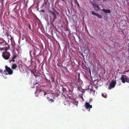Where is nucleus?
Returning <instances> with one entry per match:
<instances>
[{
	"mask_svg": "<svg viewBox=\"0 0 129 129\" xmlns=\"http://www.w3.org/2000/svg\"><path fill=\"white\" fill-rule=\"evenodd\" d=\"M49 17L51 21L53 20L52 22H54L55 19L57 17H59V16L58 13L56 11L53 9V11H49Z\"/></svg>",
	"mask_w": 129,
	"mask_h": 129,
	"instance_id": "obj_1",
	"label": "nucleus"
},
{
	"mask_svg": "<svg viewBox=\"0 0 129 129\" xmlns=\"http://www.w3.org/2000/svg\"><path fill=\"white\" fill-rule=\"evenodd\" d=\"M5 68L6 70L4 71V73L3 74V76L4 78H6L5 77L4 75H12L13 73V71L10 68L7 66H6Z\"/></svg>",
	"mask_w": 129,
	"mask_h": 129,
	"instance_id": "obj_2",
	"label": "nucleus"
},
{
	"mask_svg": "<svg viewBox=\"0 0 129 129\" xmlns=\"http://www.w3.org/2000/svg\"><path fill=\"white\" fill-rule=\"evenodd\" d=\"M122 82L125 83V82H129V78L125 75H122L120 78Z\"/></svg>",
	"mask_w": 129,
	"mask_h": 129,
	"instance_id": "obj_3",
	"label": "nucleus"
},
{
	"mask_svg": "<svg viewBox=\"0 0 129 129\" xmlns=\"http://www.w3.org/2000/svg\"><path fill=\"white\" fill-rule=\"evenodd\" d=\"M10 54L9 52L5 51L3 53L2 56L3 58L6 60L8 59L10 57Z\"/></svg>",
	"mask_w": 129,
	"mask_h": 129,
	"instance_id": "obj_4",
	"label": "nucleus"
},
{
	"mask_svg": "<svg viewBox=\"0 0 129 129\" xmlns=\"http://www.w3.org/2000/svg\"><path fill=\"white\" fill-rule=\"evenodd\" d=\"M1 44L3 46H7L6 47H4L3 48V50L5 51L7 50L9 48V45L4 40H3L1 42Z\"/></svg>",
	"mask_w": 129,
	"mask_h": 129,
	"instance_id": "obj_5",
	"label": "nucleus"
},
{
	"mask_svg": "<svg viewBox=\"0 0 129 129\" xmlns=\"http://www.w3.org/2000/svg\"><path fill=\"white\" fill-rule=\"evenodd\" d=\"M12 47L13 49V51H15V50H16V52H15L16 54V55L19 54V51L20 47L18 45L16 44H14V45H12Z\"/></svg>",
	"mask_w": 129,
	"mask_h": 129,
	"instance_id": "obj_6",
	"label": "nucleus"
},
{
	"mask_svg": "<svg viewBox=\"0 0 129 129\" xmlns=\"http://www.w3.org/2000/svg\"><path fill=\"white\" fill-rule=\"evenodd\" d=\"M88 91L91 94H92L93 95H95L96 93L95 90L93 89V87L92 85H90L89 86V88L88 89Z\"/></svg>",
	"mask_w": 129,
	"mask_h": 129,
	"instance_id": "obj_7",
	"label": "nucleus"
},
{
	"mask_svg": "<svg viewBox=\"0 0 129 129\" xmlns=\"http://www.w3.org/2000/svg\"><path fill=\"white\" fill-rule=\"evenodd\" d=\"M116 84V83L115 81H112L108 86V89L110 90L112 88H114L115 87Z\"/></svg>",
	"mask_w": 129,
	"mask_h": 129,
	"instance_id": "obj_8",
	"label": "nucleus"
},
{
	"mask_svg": "<svg viewBox=\"0 0 129 129\" xmlns=\"http://www.w3.org/2000/svg\"><path fill=\"white\" fill-rule=\"evenodd\" d=\"M85 107L87 110L89 111L90 108H92V105H90L89 103L86 102L85 104Z\"/></svg>",
	"mask_w": 129,
	"mask_h": 129,
	"instance_id": "obj_9",
	"label": "nucleus"
},
{
	"mask_svg": "<svg viewBox=\"0 0 129 129\" xmlns=\"http://www.w3.org/2000/svg\"><path fill=\"white\" fill-rule=\"evenodd\" d=\"M94 10L97 11H98L101 9L99 6L97 4H96L95 6L94 7Z\"/></svg>",
	"mask_w": 129,
	"mask_h": 129,
	"instance_id": "obj_10",
	"label": "nucleus"
},
{
	"mask_svg": "<svg viewBox=\"0 0 129 129\" xmlns=\"http://www.w3.org/2000/svg\"><path fill=\"white\" fill-rule=\"evenodd\" d=\"M102 11L106 13H110L111 12V11L110 9H103Z\"/></svg>",
	"mask_w": 129,
	"mask_h": 129,
	"instance_id": "obj_11",
	"label": "nucleus"
},
{
	"mask_svg": "<svg viewBox=\"0 0 129 129\" xmlns=\"http://www.w3.org/2000/svg\"><path fill=\"white\" fill-rule=\"evenodd\" d=\"M3 5H0V17L3 15Z\"/></svg>",
	"mask_w": 129,
	"mask_h": 129,
	"instance_id": "obj_12",
	"label": "nucleus"
},
{
	"mask_svg": "<svg viewBox=\"0 0 129 129\" xmlns=\"http://www.w3.org/2000/svg\"><path fill=\"white\" fill-rule=\"evenodd\" d=\"M72 104L76 105V107H77L78 104V101H77L76 99H75L74 101L72 102Z\"/></svg>",
	"mask_w": 129,
	"mask_h": 129,
	"instance_id": "obj_13",
	"label": "nucleus"
},
{
	"mask_svg": "<svg viewBox=\"0 0 129 129\" xmlns=\"http://www.w3.org/2000/svg\"><path fill=\"white\" fill-rule=\"evenodd\" d=\"M17 57V55H13V58L11 60H9V62L10 63L11 61H14L15 60L14 59Z\"/></svg>",
	"mask_w": 129,
	"mask_h": 129,
	"instance_id": "obj_14",
	"label": "nucleus"
},
{
	"mask_svg": "<svg viewBox=\"0 0 129 129\" xmlns=\"http://www.w3.org/2000/svg\"><path fill=\"white\" fill-rule=\"evenodd\" d=\"M17 66L16 64H13L12 67V68L13 69H15L17 67Z\"/></svg>",
	"mask_w": 129,
	"mask_h": 129,
	"instance_id": "obj_15",
	"label": "nucleus"
},
{
	"mask_svg": "<svg viewBox=\"0 0 129 129\" xmlns=\"http://www.w3.org/2000/svg\"><path fill=\"white\" fill-rule=\"evenodd\" d=\"M96 16L98 17V18H102V16L99 14L98 13H97L96 15Z\"/></svg>",
	"mask_w": 129,
	"mask_h": 129,
	"instance_id": "obj_16",
	"label": "nucleus"
},
{
	"mask_svg": "<svg viewBox=\"0 0 129 129\" xmlns=\"http://www.w3.org/2000/svg\"><path fill=\"white\" fill-rule=\"evenodd\" d=\"M102 96L104 98H106L107 97V95L106 94H103V93H102Z\"/></svg>",
	"mask_w": 129,
	"mask_h": 129,
	"instance_id": "obj_17",
	"label": "nucleus"
},
{
	"mask_svg": "<svg viewBox=\"0 0 129 129\" xmlns=\"http://www.w3.org/2000/svg\"><path fill=\"white\" fill-rule=\"evenodd\" d=\"M39 90H38L37 89H36V92H35V95H36V96H38V95H37L36 93H39Z\"/></svg>",
	"mask_w": 129,
	"mask_h": 129,
	"instance_id": "obj_18",
	"label": "nucleus"
},
{
	"mask_svg": "<svg viewBox=\"0 0 129 129\" xmlns=\"http://www.w3.org/2000/svg\"><path fill=\"white\" fill-rule=\"evenodd\" d=\"M21 72H23L25 70V69L24 68H23V67L21 68V70H19Z\"/></svg>",
	"mask_w": 129,
	"mask_h": 129,
	"instance_id": "obj_19",
	"label": "nucleus"
},
{
	"mask_svg": "<svg viewBox=\"0 0 129 129\" xmlns=\"http://www.w3.org/2000/svg\"><path fill=\"white\" fill-rule=\"evenodd\" d=\"M19 70H21V68L22 67V66L21 64H20L19 65Z\"/></svg>",
	"mask_w": 129,
	"mask_h": 129,
	"instance_id": "obj_20",
	"label": "nucleus"
},
{
	"mask_svg": "<svg viewBox=\"0 0 129 129\" xmlns=\"http://www.w3.org/2000/svg\"><path fill=\"white\" fill-rule=\"evenodd\" d=\"M48 1V0H45L44 2V4L46 6L47 5V2Z\"/></svg>",
	"mask_w": 129,
	"mask_h": 129,
	"instance_id": "obj_21",
	"label": "nucleus"
},
{
	"mask_svg": "<svg viewBox=\"0 0 129 129\" xmlns=\"http://www.w3.org/2000/svg\"><path fill=\"white\" fill-rule=\"evenodd\" d=\"M97 13H95L94 12V11H92L91 12V14L93 15H95L96 16V15Z\"/></svg>",
	"mask_w": 129,
	"mask_h": 129,
	"instance_id": "obj_22",
	"label": "nucleus"
},
{
	"mask_svg": "<svg viewBox=\"0 0 129 129\" xmlns=\"http://www.w3.org/2000/svg\"><path fill=\"white\" fill-rule=\"evenodd\" d=\"M91 4H92V5L94 7L95 6V5H96L95 3H94L93 2H91Z\"/></svg>",
	"mask_w": 129,
	"mask_h": 129,
	"instance_id": "obj_23",
	"label": "nucleus"
},
{
	"mask_svg": "<svg viewBox=\"0 0 129 129\" xmlns=\"http://www.w3.org/2000/svg\"><path fill=\"white\" fill-rule=\"evenodd\" d=\"M49 101L51 103H52L54 101V100L52 99H50L49 100Z\"/></svg>",
	"mask_w": 129,
	"mask_h": 129,
	"instance_id": "obj_24",
	"label": "nucleus"
},
{
	"mask_svg": "<svg viewBox=\"0 0 129 129\" xmlns=\"http://www.w3.org/2000/svg\"><path fill=\"white\" fill-rule=\"evenodd\" d=\"M28 27L31 30V29L30 25L29 23H28Z\"/></svg>",
	"mask_w": 129,
	"mask_h": 129,
	"instance_id": "obj_25",
	"label": "nucleus"
},
{
	"mask_svg": "<svg viewBox=\"0 0 129 129\" xmlns=\"http://www.w3.org/2000/svg\"><path fill=\"white\" fill-rule=\"evenodd\" d=\"M3 72V70H2L0 69V73H2Z\"/></svg>",
	"mask_w": 129,
	"mask_h": 129,
	"instance_id": "obj_26",
	"label": "nucleus"
},
{
	"mask_svg": "<svg viewBox=\"0 0 129 129\" xmlns=\"http://www.w3.org/2000/svg\"><path fill=\"white\" fill-rule=\"evenodd\" d=\"M89 74H91V70H90V69H89Z\"/></svg>",
	"mask_w": 129,
	"mask_h": 129,
	"instance_id": "obj_27",
	"label": "nucleus"
},
{
	"mask_svg": "<svg viewBox=\"0 0 129 129\" xmlns=\"http://www.w3.org/2000/svg\"><path fill=\"white\" fill-rule=\"evenodd\" d=\"M47 94V93L46 92H44V95H46Z\"/></svg>",
	"mask_w": 129,
	"mask_h": 129,
	"instance_id": "obj_28",
	"label": "nucleus"
},
{
	"mask_svg": "<svg viewBox=\"0 0 129 129\" xmlns=\"http://www.w3.org/2000/svg\"><path fill=\"white\" fill-rule=\"evenodd\" d=\"M92 101V99H90V101L89 102V103H90Z\"/></svg>",
	"mask_w": 129,
	"mask_h": 129,
	"instance_id": "obj_29",
	"label": "nucleus"
},
{
	"mask_svg": "<svg viewBox=\"0 0 129 129\" xmlns=\"http://www.w3.org/2000/svg\"><path fill=\"white\" fill-rule=\"evenodd\" d=\"M108 0H103V1L104 2H105V1H107Z\"/></svg>",
	"mask_w": 129,
	"mask_h": 129,
	"instance_id": "obj_30",
	"label": "nucleus"
},
{
	"mask_svg": "<svg viewBox=\"0 0 129 129\" xmlns=\"http://www.w3.org/2000/svg\"><path fill=\"white\" fill-rule=\"evenodd\" d=\"M42 12H44L45 11L44 10H43L42 11Z\"/></svg>",
	"mask_w": 129,
	"mask_h": 129,
	"instance_id": "obj_31",
	"label": "nucleus"
},
{
	"mask_svg": "<svg viewBox=\"0 0 129 129\" xmlns=\"http://www.w3.org/2000/svg\"><path fill=\"white\" fill-rule=\"evenodd\" d=\"M30 54L31 56V52H30Z\"/></svg>",
	"mask_w": 129,
	"mask_h": 129,
	"instance_id": "obj_32",
	"label": "nucleus"
},
{
	"mask_svg": "<svg viewBox=\"0 0 129 129\" xmlns=\"http://www.w3.org/2000/svg\"><path fill=\"white\" fill-rule=\"evenodd\" d=\"M11 36V39H12V38L11 37V36Z\"/></svg>",
	"mask_w": 129,
	"mask_h": 129,
	"instance_id": "obj_33",
	"label": "nucleus"
}]
</instances>
